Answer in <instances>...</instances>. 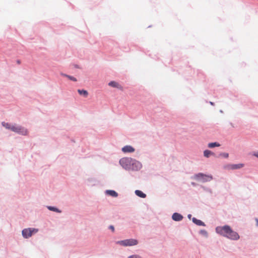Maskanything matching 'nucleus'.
Wrapping results in <instances>:
<instances>
[{
	"label": "nucleus",
	"instance_id": "nucleus-18",
	"mask_svg": "<svg viewBox=\"0 0 258 258\" xmlns=\"http://www.w3.org/2000/svg\"><path fill=\"white\" fill-rule=\"evenodd\" d=\"M220 144L218 142H217L209 143L208 145V147L209 148H213L215 147H220Z\"/></svg>",
	"mask_w": 258,
	"mask_h": 258
},
{
	"label": "nucleus",
	"instance_id": "nucleus-30",
	"mask_svg": "<svg viewBox=\"0 0 258 258\" xmlns=\"http://www.w3.org/2000/svg\"><path fill=\"white\" fill-rule=\"evenodd\" d=\"M229 124L232 127H234V125L232 122H230Z\"/></svg>",
	"mask_w": 258,
	"mask_h": 258
},
{
	"label": "nucleus",
	"instance_id": "nucleus-29",
	"mask_svg": "<svg viewBox=\"0 0 258 258\" xmlns=\"http://www.w3.org/2000/svg\"><path fill=\"white\" fill-rule=\"evenodd\" d=\"M74 67H75V68H77V69L80 68L79 65H78V64H75Z\"/></svg>",
	"mask_w": 258,
	"mask_h": 258
},
{
	"label": "nucleus",
	"instance_id": "nucleus-19",
	"mask_svg": "<svg viewBox=\"0 0 258 258\" xmlns=\"http://www.w3.org/2000/svg\"><path fill=\"white\" fill-rule=\"evenodd\" d=\"M78 92L80 95L83 96L85 97L88 95L87 91L84 89H78Z\"/></svg>",
	"mask_w": 258,
	"mask_h": 258
},
{
	"label": "nucleus",
	"instance_id": "nucleus-8",
	"mask_svg": "<svg viewBox=\"0 0 258 258\" xmlns=\"http://www.w3.org/2000/svg\"><path fill=\"white\" fill-rule=\"evenodd\" d=\"M22 236L25 238L28 239L32 236V234L30 231V228H25L22 231Z\"/></svg>",
	"mask_w": 258,
	"mask_h": 258
},
{
	"label": "nucleus",
	"instance_id": "nucleus-25",
	"mask_svg": "<svg viewBox=\"0 0 258 258\" xmlns=\"http://www.w3.org/2000/svg\"><path fill=\"white\" fill-rule=\"evenodd\" d=\"M108 229L111 230L112 232H114L115 230L114 226L112 225H110L108 226Z\"/></svg>",
	"mask_w": 258,
	"mask_h": 258
},
{
	"label": "nucleus",
	"instance_id": "nucleus-13",
	"mask_svg": "<svg viewBox=\"0 0 258 258\" xmlns=\"http://www.w3.org/2000/svg\"><path fill=\"white\" fill-rule=\"evenodd\" d=\"M135 193L136 196L141 198H145L147 197L146 194L140 190H136Z\"/></svg>",
	"mask_w": 258,
	"mask_h": 258
},
{
	"label": "nucleus",
	"instance_id": "nucleus-3",
	"mask_svg": "<svg viewBox=\"0 0 258 258\" xmlns=\"http://www.w3.org/2000/svg\"><path fill=\"white\" fill-rule=\"evenodd\" d=\"M191 178L196 181L204 183L210 181L213 179V177L212 175L206 174L200 172L195 174L191 177Z\"/></svg>",
	"mask_w": 258,
	"mask_h": 258
},
{
	"label": "nucleus",
	"instance_id": "nucleus-4",
	"mask_svg": "<svg viewBox=\"0 0 258 258\" xmlns=\"http://www.w3.org/2000/svg\"><path fill=\"white\" fill-rule=\"evenodd\" d=\"M139 242L137 239L131 238L126 239L122 240L117 241L116 242L117 244H119L123 246H131L136 245Z\"/></svg>",
	"mask_w": 258,
	"mask_h": 258
},
{
	"label": "nucleus",
	"instance_id": "nucleus-16",
	"mask_svg": "<svg viewBox=\"0 0 258 258\" xmlns=\"http://www.w3.org/2000/svg\"><path fill=\"white\" fill-rule=\"evenodd\" d=\"M60 75L61 76H63V77H67L68 78L69 80L72 81H74V82H76L77 81V80L76 78H75L73 76H70V75H67L66 74H64L63 73H60Z\"/></svg>",
	"mask_w": 258,
	"mask_h": 258
},
{
	"label": "nucleus",
	"instance_id": "nucleus-34",
	"mask_svg": "<svg viewBox=\"0 0 258 258\" xmlns=\"http://www.w3.org/2000/svg\"><path fill=\"white\" fill-rule=\"evenodd\" d=\"M220 112L222 113H223V111L222 110H220Z\"/></svg>",
	"mask_w": 258,
	"mask_h": 258
},
{
	"label": "nucleus",
	"instance_id": "nucleus-31",
	"mask_svg": "<svg viewBox=\"0 0 258 258\" xmlns=\"http://www.w3.org/2000/svg\"><path fill=\"white\" fill-rule=\"evenodd\" d=\"M210 104L211 105H214L215 103L213 102L210 101Z\"/></svg>",
	"mask_w": 258,
	"mask_h": 258
},
{
	"label": "nucleus",
	"instance_id": "nucleus-11",
	"mask_svg": "<svg viewBox=\"0 0 258 258\" xmlns=\"http://www.w3.org/2000/svg\"><path fill=\"white\" fill-rule=\"evenodd\" d=\"M105 194L108 196H110L112 197L116 198L118 196V193L114 190L111 189H107L105 190Z\"/></svg>",
	"mask_w": 258,
	"mask_h": 258
},
{
	"label": "nucleus",
	"instance_id": "nucleus-7",
	"mask_svg": "<svg viewBox=\"0 0 258 258\" xmlns=\"http://www.w3.org/2000/svg\"><path fill=\"white\" fill-rule=\"evenodd\" d=\"M183 218V216L180 213L175 212L172 215V219L176 222L181 221Z\"/></svg>",
	"mask_w": 258,
	"mask_h": 258
},
{
	"label": "nucleus",
	"instance_id": "nucleus-10",
	"mask_svg": "<svg viewBox=\"0 0 258 258\" xmlns=\"http://www.w3.org/2000/svg\"><path fill=\"white\" fill-rule=\"evenodd\" d=\"M192 222L198 226H205V223L202 220L197 219L195 217L192 218Z\"/></svg>",
	"mask_w": 258,
	"mask_h": 258
},
{
	"label": "nucleus",
	"instance_id": "nucleus-27",
	"mask_svg": "<svg viewBox=\"0 0 258 258\" xmlns=\"http://www.w3.org/2000/svg\"><path fill=\"white\" fill-rule=\"evenodd\" d=\"M191 184L193 186H196L198 184L196 183V182H191Z\"/></svg>",
	"mask_w": 258,
	"mask_h": 258
},
{
	"label": "nucleus",
	"instance_id": "nucleus-23",
	"mask_svg": "<svg viewBox=\"0 0 258 258\" xmlns=\"http://www.w3.org/2000/svg\"><path fill=\"white\" fill-rule=\"evenodd\" d=\"M219 156H222L225 158H227L229 156V154L227 153H221L219 154Z\"/></svg>",
	"mask_w": 258,
	"mask_h": 258
},
{
	"label": "nucleus",
	"instance_id": "nucleus-28",
	"mask_svg": "<svg viewBox=\"0 0 258 258\" xmlns=\"http://www.w3.org/2000/svg\"><path fill=\"white\" fill-rule=\"evenodd\" d=\"M191 216H191V214H188V215H187V218H188L189 219H191Z\"/></svg>",
	"mask_w": 258,
	"mask_h": 258
},
{
	"label": "nucleus",
	"instance_id": "nucleus-15",
	"mask_svg": "<svg viewBox=\"0 0 258 258\" xmlns=\"http://www.w3.org/2000/svg\"><path fill=\"white\" fill-rule=\"evenodd\" d=\"M200 187L204 191L209 193L211 195L213 194V190L211 188L203 185H201Z\"/></svg>",
	"mask_w": 258,
	"mask_h": 258
},
{
	"label": "nucleus",
	"instance_id": "nucleus-6",
	"mask_svg": "<svg viewBox=\"0 0 258 258\" xmlns=\"http://www.w3.org/2000/svg\"><path fill=\"white\" fill-rule=\"evenodd\" d=\"M121 151L124 153H133L135 151V149L130 145H126L122 148Z\"/></svg>",
	"mask_w": 258,
	"mask_h": 258
},
{
	"label": "nucleus",
	"instance_id": "nucleus-1",
	"mask_svg": "<svg viewBox=\"0 0 258 258\" xmlns=\"http://www.w3.org/2000/svg\"><path fill=\"white\" fill-rule=\"evenodd\" d=\"M119 164L126 170L138 171L142 168L141 162L131 157H124L119 160Z\"/></svg>",
	"mask_w": 258,
	"mask_h": 258
},
{
	"label": "nucleus",
	"instance_id": "nucleus-20",
	"mask_svg": "<svg viewBox=\"0 0 258 258\" xmlns=\"http://www.w3.org/2000/svg\"><path fill=\"white\" fill-rule=\"evenodd\" d=\"M2 124L4 127H6L7 129L12 131V127L13 126V124H12L8 122H5L4 121L2 122Z\"/></svg>",
	"mask_w": 258,
	"mask_h": 258
},
{
	"label": "nucleus",
	"instance_id": "nucleus-24",
	"mask_svg": "<svg viewBox=\"0 0 258 258\" xmlns=\"http://www.w3.org/2000/svg\"><path fill=\"white\" fill-rule=\"evenodd\" d=\"M127 258H141V257L138 254H133L129 256Z\"/></svg>",
	"mask_w": 258,
	"mask_h": 258
},
{
	"label": "nucleus",
	"instance_id": "nucleus-22",
	"mask_svg": "<svg viewBox=\"0 0 258 258\" xmlns=\"http://www.w3.org/2000/svg\"><path fill=\"white\" fill-rule=\"evenodd\" d=\"M30 228V231L31 232L32 235L38 232L39 230L37 228Z\"/></svg>",
	"mask_w": 258,
	"mask_h": 258
},
{
	"label": "nucleus",
	"instance_id": "nucleus-5",
	"mask_svg": "<svg viewBox=\"0 0 258 258\" xmlns=\"http://www.w3.org/2000/svg\"><path fill=\"white\" fill-rule=\"evenodd\" d=\"M12 131L23 136L27 134V130L25 127L16 124L12 127Z\"/></svg>",
	"mask_w": 258,
	"mask_h": 258
},
{
	"label": "nucleus",
	"instance_id": "nucleus-33",
	"mask_svg": "<svg viewBox=\"0 0 258 258\" xmlns=\"http://www.w3.org/2000/svg\"><path fill=\"white\" fill-rule=\"evenodd\" d=\"M255 221H256L257 225H258V219L257 218H255Z\"/></svg>",
	"mask_w": 258,
	"mask_h": 258
},
{
	"label": "nucleus",
	"instance_id": "nucleus-17",
	"mask_svg": "<svg viewBox=\"0 0 258 258\" xmlns=\"http://www.w3.org/2000/svg\"><path fill=\"white\" fill-rule=\"evenodd\" d=\"M212 155H215V153L209 150H205L204 151V156L206 158H209Z\"/></svg>",
	"mask_w": 258,
	"mask_h": 258
},
{
	"label": "nucleus",
	"instance_id": "nucleus-2",
	"mask_svg": "<svg viewBox=\"0 0 258 258\" xmlns=\"http://www.w3.org/2000/svg\"><path fill=\"white\" fill-rule=\"evenodd\" d=\"M217 233L233 240L239 239L238 233L234 231L230 226L225 225L223 226H217L215 229Z\"/></svg>",
	"mask_w": 258,
	"mask_h": 258
},
{
	"label": "nucleus",
	"instance_id": "nucleus-21",
	"mask_svg": "<svg viewBox=\"0 0 258 258\" xmlns=\"http://www.w3.org/2000/svg\"><path fill=\"white\" fill-rule=\"evenodd\" d=\"M199 233L205 237H208V233L207 231L205 229H201L199 231Z\"/></svg>",
	"mask_w": 258,
	"mask_h": 258
},
{
	"label": "nucleus",
	"instance_id": "nucleus-9",
	"mask_svg": "<svg viewBox=\"0 0 258 258\" xmlns=\"http://www.w3.org/2000/svg\"><path fill=\"white\" fill-rule=\"evenodd\" d=\"M244 166V164L242 163L230 164L228 165L229 169L231 170H235L240 169Z\"/></svg>",
	"mask_w": 258,
	"mask_h": 258
},
{
	"label": "nucleus",
	"instance_id": "nucleus-14",
	"mask_svg": "<svg viewBox=\"0 0 258 258\" xmlns=\"http://www.w3.org/2000/svg\"><path fill=\"white\" fill-rule=\"evenodd\" d=\"M46 207L49 211L55 212H56L58 213H61V211L56 207L51 206H46Z\"/></svg>",
	"mask_w": 258,
	"mask_h": 258
},
{
	"label": "nucleus",
	"instance_id": "nucleus-26",
	"mask_svg": "<svg viewBox=\"0 0 258 258\" xmlns=\"http://www.w3.org/2000/svg\"><path fill=\"white\" fill-rule=\"evenodd\" d=\"M253 155L255 157H257L258 158V151L257 152H254L253 154Z\"/></svg>",
	"mask_w": 258,
	"mask_h": 258
},
{
	"label": "nucleus",
	"instance_id": "nucleus-12",
	"mask_svg": "<svg viewBox=\"0 0 258 258\" xmlns=\"http://www.w3.org/2000/svg\"><path fill=\"white\" fill-rule=\"evenodd\" d=\"M108 85L113 88H116L120 89H122L121 86L120 84H119L117 82L114 81H110L108 83Z\"/></svg>",
	"mask_w": 258,
	"mask_h": 258
},
{
	"label": "nucleus",
	"instance_id": "nucleus-32",
	"mask_svg": "<svg viewBox=\"0 0 258 258\" xmlns=\"http://www.w3.org/2000/svg\"><path fill=\"white\" fill-rule=\"evenodd\" d=\"M17 63H18V64H20V63H21V61H20V60H19V59H18V60H17Z\"/></svg>",
	"mask_w": 258,
	"mask_h": 258
}]
</instances>
